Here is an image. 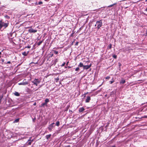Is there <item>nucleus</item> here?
<instances>
[{"mask_svg":"<svg viewBox=\"0 0 147 147\" xmlns=\"http://www.w3.org/2000/svg\"><path fill=\"white\" fill-rule=\"evenodd\" d=\"M121 64L119 63V66H121Z\"/></svg>","mask_w":147,"mask_h":147,"instance_id":"nucleus-40","label":"nucleus"},{"mask_svg":"<svg viewBox=\"0 0 147 147\" xmlns=\"http://www.w3.org/2000/svg\"><path fill=\"white\" fill-rule=\"evenodd\" d=\"M32 143V141L30 140H28L27 142V144L28 145H30Z\"/></svg>","mask_w":147,"mask_h":147,"instance_id":"nucleus-17","label":"nucleus"},{"mask_svg":"<svg viewBox=\"0 0 147 147\" xmlns=\"http://www.w3.org/2000/svg\"><path fill=\"white\" fill-rule=\"evenodd\" d=\"M79 69H80L79 68V67H77L76 68L75 71H78L79 70Z\"/></svg>","mask_w":147,"mask_h":147,"instance_id":"nucleus-26","label":"nucleus"},{"mask_svg":"<svg viewBox=\"0 0 147 147\" xmlns=\"http://www.w3.org/2000/svg\"><path fill=\"white\" fill-rule=\"evenodd\" d=\"M51 134L48 135L46 136L45 137L47 140H49L51 138Z\"/></svg>","mask_w":147,"mask_h":147,"instance_id":"nucleus-9","label":"nucleus"},{"mask_svg":"<svg viewBox=\"0 0 147 147\" xmlns=\"http://www.w3.org/2000/svg\"><path fill=\"white\" fill-rule=\"evenodd\" d=\"M89 102L88 101V102Z\"/></svg>","mask_w":147,"mask_h":147,"instance_id":"nucleus-55","label":"nucleus"},{"mask_svg":"<svg viewBox=\"0 0 147 147\" xmlns=\"http://www.w3.org/2000/svg\"><path fill=\"white\" fill-rule=\"evenodd\" d=\"M69 107H68V106H67V107H66V110L65 111H67V110H68V109Z\"/></svg>","mask_w":147,"mask_h":147,"instance_id":"nucleus-34","label":"nucleus"},{"mask_svg":"<svg viewBox=\"0 0 147 147\" xmlns=\"http://www.w3.org/2000/svg\"><path fill=\"white\" fill-rule=\"evenodd\" d=\"M84 65L81 62L80 63L79 65H78V67H83V68H84Z\"/></svg>","mask_w":147,"mask_h":147,"instance_id":"nucleus-14","label":"nucleus"},{"mask_svg":"<svg viewBox=\"0 0 147 147\" xmlns=\"http://www.w3.org/2000/svg\"><path fill=\"white\" fill-rule=\"evenodd\" d=\"M113 57L114 59H116L117 58V56L115 55H113Z\"/></svg>","mask_w":147,"mask_h":147,"instance_id":"nucleus-24","label":"nucleus"},{"mask_svg":"<svg viewBox=\"0 0 147 147\" xmlns=\"http://www.w3.org/2000/svg\"><path fill=\"white\" fill-rule=\"evenodd\" d=\"M110 77L109 76H107L106 77V79H109L110 78Z\"/></svg>","mask_w":147,"mask_h":147,"instance_id":"nucleus-31","label":"nucleus"},{"mask_svg":"<svg viewBox=\"0 0 147 147\" xmlns=\"http://www.w3.org/2000/svg\"><path fill=\"white\" fill-rule=\"evenodd\" d=\"M1 61L2 63H3L4 61V59H2Z\"/></svg>","mask_w":147,"mask_h":147,"instance_id":"nucleus-41","label":"nucleus"},{"mask_svg":"<svg viewBox=\"0 0 147 147\" xmlns=\"http://www.w3.org/2000/svg\"><path fill=\"white\" fill-rule=\"evenodd\" d=\"M114 82V81L113 80H112V81H110L109 82L110 84H112Z\"/></svg>","mask_w":147,"mask_h":147,"instance_id":"nucleus-28","label":"nucleus"},{"mask_svg":"<svg viewBox=\"0 0 147 147\" xmlns=\"http://www.w3.org/2000/svg\"><path fill=\"white\" fill-rule=\"evenodd\" d=\"M11 63V62L10 61H8L6 63H5V64H10Z\"/></svg>","mask_w":147,"mask_h":147,"instance_id":"nucleus-33","label":"nucleus"},{"mask_svg":"<svg viewBox=\"0 0 147 147\" xmlns=\"http://www.w3.org/2000/svg\"><path fill=\"white\" fill-rule=\"evenodd\" d=\"M79 43V42H76V43L75 45V46H77L78 45V44Z\"/></svg>","mask_w":147,"mask_h":147,"instance_id":"nucleus-30","label":"nucleus"},{"mask_svg":"<svg viewBox=\"0 0 147 147\" xmlns=\"http://www.w3.org/2000/svg\"><path fill=\"white\" fill-rule=\"evenodd\" d=\"M37 30H34L32 28H31L30 29H29L28 30V32H29L31 33H35L36 32H37Z\"/></svg>","mask_w":147,"mask_h":147,"instance_id":"nucleus-5","label":"nucleus"},{"mask_svg":"<svg viewBox=\"0 0 147 147\" xmlns=\"http://www.w3.org/2000/svg\"><path fill=\"white\" fill-rule=\"evenodd\" d=\"M36 105V102H35V103L34 104V105Z\"/></svg>","mask_w":147,"mask_h":147,"instance_id":"nucleus-45","label":"nucleus"},{"mask_svg":"<svg viewBox=\"0 0 147 147\" xmlns=\"http://www.w3.org/2000/svg\"><path fill=\"white\" fill-rule=\"evenodd\" d=\"M65 62H64L61 65V67H63V66H64V65H65Z\"/></svg>","mask_w":147,"mask_h":147,"instance_id":"nucleus-27","label":"nucleus"},{"mask_svg":"<svg viewBox=\"0 0 147 147\" xmlns=\"http://www.w3.org/2000/svg\"><path fill=\"white\" fill-rule=\"evenodd\" d=\"M59 80V78H57L55 79V80H56V82H57Z\"/></svg>","mask_w":147,"mask_h":147,"instance_id":"nucleus-29","label":"nucleus"},{"mask_svg":"<svg viewBox=\"0 0 147 147\" xmlns=\"http://www.w3.org/2000/svg\"><path fill=\"white\" fill-rule=\"evenodd\" d=\"M25 80H24L22 82L19 84L20 85H23L27 84H28V82L26 81H25Z\"/></svg>","mask_w":147,"mask_h":147,"instance_id":"nucleus-7","label":"nucleus"},{"mask_svg":"<svg viewBox=\"0 0 147 147\" xmlns=\"http://www.w3.org/2000/svg\"><path fill=\"white\" fill-rule=\"evenodd\" d=\"M146 36H147V30H146Z\"/></svg>","mask_w":147,"mask_h":147,"instance_id":"nucleus-51","label":"nucleus"},{"mask_svg":"<svg viewBox=\"0 0 147 147\" xmlns=\"http://www.w3.org/2000/svg\"><path fill=\"white\" fill-rule=\"evenodd\" d=\"M67 67H68V68H71V66H68Z\"/></svg>","mask_w":147,"mask_h":147,"instance_id":"nucleus-43","label":"nucleus"},{"mask_svg":"<svg viewBox=\"0 0 147 147\" xmlns=\"http://www.w3.org/2000/svg\"><path fill=\"white\" fill-rule=\"evenodd\" d=\"M28 53V52L26 53V52H24L22 53V55L24 56H27Z\"/></svg>","mask_w":147,"mask_h":147,"instance_id":"nucleus-16","label":"nucleus"},{"mask_svg":"<svg viewBox=\"0 0 147 147\" xmlns=\"http://www.w3.org/2000/svg\"><path fill=\"white\" fill-rule=\"evenodd\" d=\"M53 51L54 52V53L55 54L57 55V54H58V53L57 51H56L55 50H53Z\"/></svg>","mask_w":147,"mask_h":147,"instance_id":"nucleus-22","label":"nucleus"},{"mask_svg":"<svg viewBox=\"0 0 147 147\" xmlns=\"http://www.w3.org/2000/svg\"><path fill=\"white\" fill-rule=\"evenodd\" d=\"M143 117L145 118H147V115H145Z\"/></svg>","mask_w":147,"mask_h":147,"instance_id":"nucleus-35","label":"nucleus"},{"mask_svg":"<svg viewBox=\"0 0 147 147\" xmlns=\"http://www.w3.org/2000/svg\"><path fill=\"white\" fill-rule=\"evenodd\" d=\"M13 94H14L16 96H20V94L18 92H15Z\"/></svg>","mask_w":147,"mask_h":147,"instance_id":"nucleus-11","label":"nucleus"},{"mask_svg":"<svg viewBox=\"0 0 147 147\" xmlns=\"http://www.w3.org/2000/svg\"><path fill=\"white\" fill-rule=\"evenodd\" d=\"M36 120V118H35L34 119H33V122H34L35 120Z\"/></svg>","mask_w":147,"mask_h":147,"instance_id":"nucleus-39","label":"nucleus"},{"mask_svg":"<svg viewBox=\"0 0 147 147\" xmlns=\"http://www.w3.org/2000/svg\"><path fill=\"white\" fill-rule=\"evenodd\" d=\"M96 24H97L98 29H99L102 25V22L101 20L97 21L96 22Z\"/></svg>","mask_w":147,"mask_h":147,"instance_id":"nucleus-2","label":"nucleus"},{"mask_svg":"<svg viewBox=\"0 0 147 147\" xmlns=\"http://www.w3.org/2000/svg\"><path fill=\"white\" fill-rule=\"evenodd\" d=\"M9 102H9V101H8V102H8V103H9Z\"/></svg>","mask_w":147,"mask_h":147,"instance_id":"nucleus-53","label":"nucleus"},{"mask_svg":"<svg viewBox=\"0 0 147 147\" xmlns=\"http://www.w3.org/2000/svg\"><path fill=\"white\" fill-rule=\"evenodd\" d=\"M90 100V97L89 96H87L86 98V99L85 101H89Z\"/></svg>","mask_w":147,"mask_h":147,"instance_id":"nucleus-12","label":"nucleus"},{"mask_svg":"<svg viewBox=\"0 0 147 147\" xmlns=\"http://www.w3.org/2000/svg\"><path fill=\"white\" fill-rule=\"evenodd\" d=\"M67 66H65V68H67Z\"/></svg>","mask_w":147,"mask_h":147,"instance_id":"nucleus-50","label":"nucleus"},{"mask_svg":"<svg viewBox=\"0 0 147 147\" xmlns=\"http://www.w3.org/2000/svg\"><path fill=\"white\" fill-rule=\"evenodd\" d=\"M1 52H0V58L1 57Z\"/></svg>","mask_w":147,"mask_h":147,"instance_id":"nucleus-44","label":"nucleus"},{"mask_svg":"<svg viewBox=\"0 0 147 147\" xmlns=\"http://www.w3.org/2000/svg\"><path fill=\"white\" fill-rule=\"evenodd\" d=\"M42 42H43V40L39 42L37 44V45H38V46L40 45H41V44L42 43Z\"/></svg>","mask_w":147,"mask_h":147,"instance_id":"nucleus-21","label":"nucleus"},{"mask_svg":"<svg viewBox=\"0 0 147 147\" xmlns=\"http://www.w3.org/2000/svg\"><path fill=\"white\" fill-rule=\"evenodd\" d=\"M42 4V1H40L38 2V4L39 5H41Z\"/></svg>","mask_w":147,"mask_h":147,"instance_id":"nucleus-32","label":"nucleus"},{"mask_svg":"<svg viewBox=\"0 0 147 147\" xmlns=\"http://www.w3.org/2000/svg\"><path fill=\"white\" fill-rule=\"evenodd\" d=\"M84 110V109L83 107L80 108L79 110V112H82Z\"/></svg>","mask_w":147,"mask_h":147,"instance_id":"nucleus-10","label":"nucleus"},{"mask_svg":"<svg viewBox=\"0 0 147 147\" xmlns=\"http://www.w3.org/2000/svg\"><path fill=\"white\" fill-rule=\"evenodd\" d=\"M45 1H47V0H45Z\"/></svg>","mask_w":147,"mask_h":147,"instance_id":"nucleus-54","label":"nucleus"},{"mask_svg":"<svg viewBox=\"0 0 147 147\" xmlns=\"http://www.w3.org/2000/svg\"><path fill=\"white\" fill-rule=\"evenodd\" d=\"M30 46H28L27 47V48H30Z\"/></svg>","mask_w":147,"mask_h":147,"instance_id":"nucleus-49","label":"nucleus"},{"mask_svg":"<svg viewBox=\"0 0 147 147\" xmlns=\"http://www.w3.org/2000/svg\"><path fill=\"white\" fill-rule=\"evenodd\" d=\"M49 101V99H48V98H46L45 100V101Z\"/></svg>","mask_w":147,"mask_h":147,"instance_id":"nucleus-36","label":"nucleus"},{"mask_svg":"<svg viewBox=\"0 0 147 147\" xmlns=\"http://www.w3.org/2000/svg\"><path fill=\"white\" fill-rule=\"evenodd\" d=\"M88 92H87V93H85V94H84V97H85L86 96V94H88Z\"/></svg>","mask_w":147,"mask_h":147,"instance_id":"nucleus-38","label":"nucleus"},{"mask_svg":"<svg viewBox=\"0 0 147 147\" xmlns=\"http://www.w3.org/2000/svg\"><path fill=\"white\" fill-rule=\"evenodd\" d=\"M48 102H45V103L42 104L41 106V107H44L45 106H47Z\"/></svg>","mask_w":147,"mask_h":147,"instance_id":"nucleus-13","label":"nucleus"},{"mask_svg":"<svg viewBox=\"0 0 147 147\" xmlns=\"http://www.w3.org/2000/svg\"><path fill=\"white\" fill-rule=\"evenodd\" d=\"M145 11H147V7L145 9Z\"/></svg>","mask_w":147,"mask_h":147,"instance_id":"nucleus-46","label":"nucleus"},{"mask_svg":"<svg viewBox=\"0 0 147 147\" xmlns=\"http://www.w3.org/2000/svg\"><path fill=\"white\" fill-rule=\"evenodd\" d=\"M112 48V44L110 43L107 47V49H110Z\"/></svg>","mask_w":147,"mask_h":147,"instance_id":"nucleus-15","label":"nucleus"},{"mask_svg":"<svg viewBox=\"0 0 147 147\" xmlns=\"http://www.w3.org/2000/svg\"><path fill=\"white\" fill-rule=\"evenodd\" d=\"M125 80L123 78H122L121 79V80L120 82V84H124L125 83Z\"/></svg>","mask_w":147,"mask_h":147,"instance_id":"nucleus-8","label":"nucleus"},{"mask_svg":"<svg viewBox=\"0 0 147 147\" xmlns=\"http://www.w3.org/2000/svg\"><path fill=\"white\" fill-rule=\"evenodd\" d=\"M92 65V64L90 63L89 65H84V66L83 69L87 70L89 69Z\"/></svg>","mask_w":147,"mask_h":147,"instance_id":"nucleus-6","label":"nucleus"},{"mask_svg":"<svg viewBox=\"0 0 147 147\" xmlns=\"http://www.w3.org/2000/svg\"><path fill=\"white\" fill-rule=\"evenodd\" d=\"M69 112H72V111L71 110H69Z\"/></svg>","mask_w":147,"mask_h":147,"instance_id":"nucleus-48","label":"nucleus"},{"mask_svg":"<svg viewBox=\"0 0 147 147\" xmlns=\"http://www.w3.org/2000/svg\"><path fill=\"white\" fill-rule=\"evenodd\" d=\"M116 4H117V3H114L113 4L111 5H109L107 7H113V6L114 5H116Z\"/></svg>","mask_w":147,"mask_h":147,"instance_id":"nucleus-18","label":"nucleus"},{"mask_svg":"<svg viewBox=\"0 0 147 147\" xmlns=\"http://www.w3.org/2000/svg\"><path fill=\"white\" fill-rule=\"evenodd\" d=\"M19 118H18V119H16L14 121V123H17L19 121Z\"/></svg>","mask_w":147,"mask_h":147,"instance_id":"nucleus-19","label":"nucleus"},{"mask_svg":"<svg viewBox=\"0 0 147 147\" xmlns=\"http://www.w3.org/2000/svg\"><path fill=\"white\" fill-rule=\"evenodd\" d=\"M5 17L8 19H9L10 18L7 15H6L5 16Z\"/></svg>","mask_w":147,"mask_h":147,"instance_id":"nucleus-25","label":"nucleus"},{"mask_svg":"<svg viewBox=\"0 0 147 147\" xmlns=\"http://www.w3.org/2000/svg\"><path fill=\"white\" fill-rule=\"evenodd\" d=\"M96 26V24H95V26Z\"/></svg>","mask_w":147,"mask_h":147,"instance_id":"nucleus-52","label":"nucleus"},{"mask_svg":"<svg viewBox=\"0 0 147 147\" xmlns=\"http://www.w3.org/2000/svg\"><path fill=\"white\" fill-rule=\"evenodd\" d=\"M32 82L36 86L40 83V81H39L38 79H35L33 81H32Z\"/></svg>","mask_w":147,"mask_h":147,"instance_id":"nucleus-3","label":"nucleus"},{"mask_svg":"<svg viewBox=\"0 0 147 147\" xmlns=\"http://www.w3.org/2000/svg\"><path fill=\"white\" fill-rule=\"evenodd\" d=\"M53 55V54H51V56H50V57H52Z\"/></svg>","mask_w":147,"mask_h":147,"instance_id":"nucleus-37","label":"nucleus"},{"mask_svg":"<svg viewBox=\"0 0 147 147\" xmlns=\"http://www.w3.org/2000/svg\"><path fill=\"white\" fill-rule=\"evenodd\" d=\"M111 147H115V146L114 145V146H111Z\"/></svg>","mask_w":147,"mask_h":147,"instance_id":"nucleus-47","label":"nucleus"},{"mask_svg":"<svg viewBox=\"0 0 147 147\" xmlns=\"http://www.w3.org/2000/svg\"><path fill=\"white\" fill-rule=\"evenodd\" d=\"M54 124H55V123H53L49 126L48 128L49 131H52L53 127L54 126L53 125Z\"/></svg>","mask_w":147,"mask_h":147,"instance_id":"nucleus-4","label":"nucleus"},{"mask_svg":"<svg viewBox=\"0 0 147 147\" xmlns=\"http://www.w3.org/2000/svg\"><path fill=\"white\" fill-rule=\"evenodd\" d=\"M9 24V23L8 22L7 23H5L2 21V20H0V30L3 27L5 28L8 27Z\"/></svg>","mask_w":147,"mask_h":147,"instance_id":"nucleus-1","label":"nucleus"},{"mask_svg":"<svg viewBox=\"0 0 147 147\" xmlns=\"http://www.w3.org/2000/svg\"><path fill=\"white\" fill-rule=\"evenodd\" d=\"M3 94L1 95H0V101L3 97Z\"/></svg>","mask_w":147,"mask_h":147,"instance_id":"nucleus-23","label":"nucleus"},{"mask_svg":"<svg viewBox=\"0 0 147 147\" xmlns=\"http://www.w3.org/2000/svg\"><path fill=\"white\" fill-rule=\"evenodd\" d=\"M69 63V62L68 61V62H67V63H66V65L67 66L68 65V63Z\"/></svg>","mask_w":147,"mask_h":147,"instance_id":"nucleus-42","label":"nucleus"},{"mask_svg":"<svg viewBox=\"0 0 147 147\" xmlns=\"http://www.w3.org/2000/svg\"><path fill=\"white\" fill-rule=\"evenodd\" d=\"M56 125L58 126L59 125V122L57 121L56 123Z\"/></svg>","mask_w":147,"mask_h":147,"instance_id":"nucleus-20","label":"nucleus"}]
</instances>
